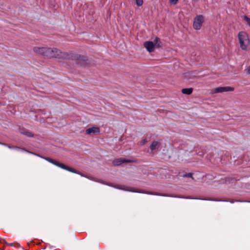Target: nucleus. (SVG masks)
Wrapping results in <instances>:
<instances>
[{
	"mask_svg": "<svg viewBox=\"0 0 250 250\" xmlns=\"http://www.w3.org/2000/svg\"><path fill=\"white\" fill-rule=\"evenodd\" d=\"M55 163V164H54L55 165H56V166H57L58 167H59L60 163L59 161H57L56 160Z\"/></svg>",
	"mask_w": 250,
	"mask_h": 250,
	"instance_id": "4be33fe9",
	"label": "nucleus"
},
{
	"mask_svg": "<svg viewBox=\"0 0 250 250\" xmlns=\"http://www.w3.org/2000/svg\"><path fill=\"white\" fill-rule=\"evenodd\" d=\"M238 37L240 47L242 50H246L250 43L248 34L245 32L241 31L238 33Z\"/></svg>",
	"mask_w": 250,
	"mask_h": 250,
	"instance_id": "7ed1b4c3",
	"label": "nucleus"
},
{
	"mask_svg": "<svg viewBox=\"0 0 250 250\" xmlns=\"http://www.w3.org/2000/svg\"><path fill=\"white\" fill-rule=\"evenodd\" d=\"M190 73H185V77H189Z\"/></svg>",
	"mask_w": 250,
	"mask_h": 250,
	"instance_id": "5701e85b",
	"label": "nucleus"
},
{
	"mask_svg": "<svg viewBox=\"0 0 250 250\" xmlns=\"http://www.w3.org/2000/svg\"><path fill=\"white\" fill-rule=\"evenodd\" d=\"M55 161H56V160H54V159H52V161H51V163H52V164H54H54H55Z\"/></svg>",
	"mask_w": 250,
	"mask_h": 250,
	"instance_id": "393cba45",
	"label": "nucleus"
},
{
	"mask_svg": "<svg viewBox=\"0 0 250 250\" xmlns=\"http://www.w3.org/2000/svg\"><path fill=\"white\" fill-rule=\"evenodd\" d=\"M133 161L130 160L121 158H118V159H116L114 160L113 162V164L115 166H119L123 163H131Z\"/></svg>",
	"mask_w": 250,
	"mask_h": 250,
	"instance_id": "9d476101",
	"label": "nucleus"
},
{
	"mask_svg": "<svg viewBox=\"0 0 250 250\" xmlns=\"http://www.w3.org/2000/svg\"><path fill=\"white\" fill-rule=\"evenodd\" d=\"M170 0V2L172 4H176L178 1V0Z\"/></svg>",
	"mask_w": 250,
	"mask_h": 250,
	"instance_id": "aec40b11",
	"label": "nucleus"
},
{
	"mask_svg": "<svg viewBox=\"0 0 250 250\" xmlns=\"http://www.w3.org/2000/svg\"><path fill=\"white\" fill-rule=\"evenodd\" d=\"M136 4L138 6H141L144 3L143 0H135Z\"/></svg>",
	"mask_w": 250,
	"mask_h": 250,
	"instance_id": "dca6fc26",
	"label": "nucleus"
},
{
	"mask_svg": "<svg viewBox=\"0 0 250 250\" xmlns=\"http://www.w3.org/2000/svg\"><path fill=\"white\" fill-rule=\"evenodd\" d=\"M193 173H186L185 174H184L183 176L184 177H189L191 178L192 179H193V178L192 177Z\"/></svg>",
	"mask_w": 250,
	"mask_h": 250,
	"instance_id": "f3484780",
	"label": "nucleus"
},
{
	"mask_svg": "<svg viewBox=\"0 0 250 250\" xmlns=\"http://www.w3.org/2000/svg\"><path fill=\"white\" fill-rule=\"evenodd\" d=\"M247 73L250 74V65L247 68Z\"/></svg>",
	"mask_w": 250,
	"mask_h": 250,
	"instance_id": "b1692460",
	"label": "nucleus"
},
{
	"mask_svg": "<svg viewBox=\"0 0 250 250\" xmlns=\"http://www.w3.org/2000/svg\"><path fill=\"white\" fill-rule=\"evenodd\" d=\"M55 161H56V160H54V159H52V161H51V163H52V164H54H54H55Z\"/></svg>",
	"mask_w": 250,
	"mask_h": 250,
	"instance_id": "a878e982",
	"label": "nucleus"
},
{
	"mask_svg": "<svg viewBox=\"0 0 250 250\" xmlns=\"http://www.w3.org/2000/svg\"><path fill=\"white\" fill-rule=\"evenodd\" d=\"M192 88H183L182 89V92L184 94L190 95L193 92Z\"/></svg>",
	"mask_w": 250,
	"mask_h": 250,
	"instance_id": "4468645a",
	"label": "nucleus"
},
{
	"mask_svg": "<svg viewBox=\"0 0 250 250\" xmlns=\"http://www.w3.org/2000/svg\"><path fill=\"white\" fill-rule=\"evenodd\" d=\"M192 0L194 2H197L198 1V0Z\"/></svg>",
	"mask_w": 250,
	"mask_h": 250,
	"instance_id": "7c9ffc66",
	"label": "nucleus"
},
{
	"mask_svg": "<svg viewBox=\"0 0 250 250\" xmlns=\"http://www.w3.org/2000/svg\"><path fill=\"white\" fill-rule=\"evenodd\" d=\"M215 201H220V200H217V199H215L214 200Z\"/></svg>",
	"mask_w": 250,
	"mask_h": 250,
	"instance_id": "2f4dec72",
	"label": "nucleus"
},
{
	"mask_svg": "<svg viewBox=\"0 0 250 250\" xmlns=\"http://www.w3.org/2000/svg\"><path fill=\"white\" fill-rule=\"evenodd\" d=\"M66 60L75 61L76 64L81 66H85L88 60V57L86 56L71 52H68V56L66 57Z\"/></svg>",
	"mask_w": 250,
	"mask_h": 250,
	"instance_id": "f257e3e1",
	"label": "nucleus"
},
{
	"mask_svg": "<svg viewBox=\"0 0 250 250\" xmlns=\"http://www.w3.org/2000/svg\"><path fill=\"white\" fill-rule=\"evenodd\" d=\"M50 47H34V52L38 55L42 56L44 58L49 59Z\"/></svg>",
	"mask_w": 250,
	"mask_h": 250,
	"instance_id": "20e7f679",
	"label": "nucleus"
},
{
	"mask_svg": "<svg viewBox=\"0 0 250 250\" xmlns=\"http://www.w3.org/2000/svg\"><path fill=\"white\" fill-rule=\"evenodd\" d=\"M147 142L146 138H144L140 141V145L141 146L145 145Z\"/></svg>",
	"mask_w": 250,
	"mask_h": 250,
	"instance_id": "6ab92c4d",
	"label": "nucleus"
},
{
	"mask_svg": "<svg viewBox=\"0 0 250 250\" xmlns=\"http://www.w3.org/2000/svg\"><path fill=\"white\" fill-rule=\"evenodd\" d=\"M244 20L246 21L248 24L250 26V18L247 17V16H245L244 17Z\"/></svg>",
	"mask_w": 250,
	"mask_h": 250,
	"instance_id": "a211bd4d",
	"label": "nucleus"
},
{
	"mask_svg": "<svg viewBox=\"0 0 250 250\" xmlns=\"http://www.w3.org/2000/svg\"><path fill=\"white\" fill-rule=\"evenodd\" d=\"M85 131L86 133L87 134L99 133L100 132V129L99 127L95 126L87 128Z\"/></svg>",
	"mask_w": 250,
	"mask_h": 250,
	"instance_id": "9b49d317",
	"label": "nucleus"
},
{
	"mask_svg": "<svg viewBox=\"0 0 250 250\" xmlns=\"http://www.w3.org/2000/svg\"><path fill=\"white\" fill-rule=\"evenodd\" d=\"M229 202L232 203L234 202V201L233 200H231L229 201Z\"/></svg>",
	"mask_w": 250,
	"mask_h": 250,
	"instance_id": "c756f323",
	"label": "nucleus"
},
{
	"mask_svg": "<svg viewBox=\"0 0 250 250\" xmlns=\"http://www.w3.org/2000/svg\"><path fill=\"white\" fill-rule=\"evenodd\" d=\"M161 146V142L156 141H153L149 146L151 153H154L155 152L158 151Z\"/></svg>",
	"mask_w": 250,
	"mask_h": 250,
	"instance_id": "6e6552de",
	"label": "nucleus"
},
{
	"mask_svg": "<svg viewBox=\"0 0 250 250\" xmlns=\"http://www.w3.org/2000/svg\"><path fill=\"white\" fill-rule=\"evenodd\" d=\"M21 133L29 137H33L34 136V134L27 129H24L23 131L21 132Z\"/></svg>",
	"mask_w": 250,
	"mask_h": 250,
	"instance_id": "ddd939ff",
	"label": "nucleus"
},
{
	"mask_svg": "<svg viewBox=\"0 0 250 250\" xmlns=\"http://www.w3.org/2000/svg\"><path fill=\"white\" fill-rule=\"evenodd\" d=\"M144 46L150 53L154 51L155 44L154 42L151 41H147L145 42L144 43Z\"/></svg>",
	"mask_w": 250,
	"mask_h": 250,
	"instance_id": "1a4fd4ad",
	"label": "nucleus"
},
{
	"mask_svg": "<svg viewBox=\"0 0 250 250\" xmlns=\"http://www.w3.org/2000/svg\"><path fill=\"white\" fill-rule=\"evenodd\" d=\"M132 191L133 192H137L146 193V194H151V195H159V196H167V197H177V196L169 195V194H165V193H161L152 192V191H146L143 189H138V188H136L135 190H133Z\"/></svg>",
	"mask_w": 250,
	"mask_h": 250,
	"instance_id": "0eeeda50",
	"label": "nucleus"
},
{
	"mask_svg": "<svg viewBox=\"0 0 250 250\" xmlns=\"http://www.w3.org/2000/svg\"><path fill=\"white\" fill-rule=\"evenodd\" d=\"M234 88L231 86H220L211 89L210 93L215 94L228 91H233Z\"/></svg>",
	"mask_w": 250,
	"mask_h": 250,
	"instance_id": "423d86ee",
	"label": "nucleus"
},
{
	"mask_svg": "<svg viewBox=\"0 0 250 250\" xmlns=\"http://www.w3.org/2000/svg\"><path fill=\"white\" fill-rule=\"evenodd\" d=\"M49 59L57 58L58 59L66 60L68 56V52H62L57 48H50L49 50Z\"/></svg>",
	"mask_w": 250,
	"mask_h": 250,
	"instance_id": "f03ea898",
	"label": "nucleus"
},
{
	"mask_svg": "<svg viewBox=\"0 0 250 250\" xmlns=\"http://www.w3.org/2000/svg\"><path fill=\"white\" fill-rule=\"evenodd\" d=\"M121 185H117V188H119V189H122L121 188Z\"/></svg>",
	"mask_w": 250,
	"mask_h": 250,
	"instance_id": "c85d7f7f",
	"label": "nucleus"
},
{
	"mask_svg": "<svg viewBox=\"0 0 250 250\" xmlns=\"http://www.w3.org/2000/svg\"><path fill=\"white\" fill-rule=\"evenodd\" d=\"M59 167H61V168H62V169L67 170H68L69 171L72 172L73 173H77V174H80V172L78 171L75 169H74V168H72V167H68L67 166H66L64 164H63L62 163H60V164Z\"/></svg>",
	"mask_w": 250,
	"mask_h": 250,
	"instance_id": "f8f14e48",
	"label": "nucleus"
},
{
	"mask_svg": "<svg viewBox=\"0 0 250 250\" xmlns=\"http://www.w3.org/2000/svg\"><path fill=\"white\" fill-rule=\"evenodd\" d=\"M2 242H3L4 243L7 244V243L6 242V241L5 240H4V239H2Z\"/></svg>",
	"mask_w": 250,
	"mask_h": 250,
	"instance_id": "cd10ccee",
	"label": "nucleus"
},
{
	"mask_svg": "<svg viewBox=\"0 0 250 250\" xmlns=\"http://www.w3.org/2000/svg\"><path fill=\"white\" fill-rule=\"evenodd\" d=\"M7 245H9L10 246H14V244L13 243H10V244L7 243Z\"/></svg>",
	"mask_w": 250,
	"mask_h": 250,
	"instance_id": "bb28decb",
	"label": "nucleus"
},
{
	"mask_svg": "<svg viewBox=\"0 0 250 250\" xmlns=\"http://www.w3.org/2000/svg\"><path fill=\"white\" fill-rule=\"evenodd\" d=\"M43 158H44L45 160H46V161H47L48 162L51 163L52 159V158H49V157H42Z\"/></svg>",
	"mask_w": 250,
	"mask_h": 250,
	"instance_id": "412c9836",
	"label": "nucleus"
},
{
	"mask_svg": "<svg viewBox=\"0 0 250 250\" xmlns=\"http://www.w3.org/2000/svg\"><path fill=\"white\" fill-rule=\"evenodd\" d=\"M205 21L204 17L202 15L196 16L194 19L193 23V27L195 30H199L202 26Z\"/></svg>",
	"mask_w": 250,
	"mask_h": 250,
	"instance_id": "39448f33",
	"label": "nucleus"
},
{
	"mask_svg": "<svg viewBox=\"0 0 250 250\" xmlns=\"http://www.w3.org/2000/svg\"><path fill=\"white\" fill-rule=\"evenodd\" d=\"M154 44L155 46H156L157 47H160L162 46V42L160 41V40L159 38L156 37L154 40Z\"/></svg>",
	"mask_w": 250,
	"mask_h": 250,
	"instance_id": "2eb2a0df",
	"label": "nucleus"
},
{
	"mask_svg": "<svg viewBox=\"0 0 250 250\" xmlns=\"http://www.w3.org/2000/svg\"><path fill=\"white\" fill-rule=\"evenodd\" d=\"M244 202H250V201H244Z\"/></svg>",
	"mask_w": 250,
	"mask_h": 250,
	"instance_id": "473e14b6",
	"label": "nucleus"
}]
</instances>
